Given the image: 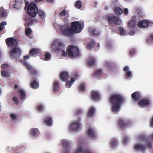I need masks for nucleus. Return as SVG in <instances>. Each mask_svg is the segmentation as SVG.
Segmentation results:
<instances>
[{"label": "nucleus", "mask_w": 153, "mask_h": 153, "mask_svg": "<svg viewBox=\"0 0 153 153\" xmlns=\"http://www.w3.org/2000/svg\"><path fill=\"white\" fill-rule=\"evenodd\" d=\"M131 123L127 120L119 119L117 121V125L121 129H124L129 126Z\"/></svg>", "instance_id": "obj_7"}, {"label": "nucleus", "mask_w": 153, "mask_h": 153, "mask_svg": "<svg viewBox=\"0 0 153 153\" xmlns=\"http://www.w3.org/2000/svg\"><path fill=\"white\" fill-rule=\"evenodd\" d=\"M6 22L4 21L1 23H0V26L1 27H3L6 25Z\"/></svg>", "instance_id": "obj_63"}, {"label": "nucleus", "mask_w": 153, "mask_h": 153, "mask_svg": "<svg viewBox=\"0 0 153 153\" xmlns=\"http://www.w3.org/2000/svg\"><path fill=\"white\" fill-rule=\"evenodd\" d=\"M89 32L91 35L96 36H98L100 34L98 31L94 28H91L89 30Z\"/></svg>", "instance_id": "obj_29"}, {"label": "nucleus", "mask_w": 153, "mask_h": 153, "mask_svg": "<svg viewBox=\"0 0 153 153\" xmlns=\"http://www.w3.org/2000/svg\"><path fill=\"white\" fill-rule=\"evenodd\" d=\"M93 153L89 150H85L81 148H78L74 153Z\"/></svg>", "instance_id": "obj_26"}, {"label": "nucleus", "mask_w": 153, "mask_h": 153, "mask_svg": "<svg viewBox=\"0 0 153 153\" xmlns=\"http://www.w3.org/2000/svg\"><path fill=\"white\" fill-rule=\"evenodd\" d=\"M124 13L126 15L128 14V10L127 8H125L123 11Z\"/></svg>", "instance_id": "obj_64"}, {"label": "nucleus", "mask_w": 153, "mask_h": 153, "mask_svg": "<svg viewBox=\"0 0 153 153\" xmlns=\"http://www.w3.org/2000/svg\"><path fill=\"white\" fill-rule=\"evenodd\" d=\"M71 25L74 32L79 33L83 29V25L81 24L78 21H74L72 22Z\"/></svg>", "instance_id": "obj_5"}, {"label": "nucleus", "mask_w": 153, "mask_h": 153, "mask_svg": "<svg viewBox=\"0 0 153 153\" xmlns=\"http://www.w3.org/2000/svg\"><path fill=\"white\" fill-rule=\"evenodd\" d=\"M67 52L68 55L71 57L79 56V51L77 47L69 45L67 48Z\"/></svg>", "instance_id": "obj_4"}, {"label": "nucleus", "mask_w": 153, "mask_h": 153, "mask_svg": "<svg viewBox=\"0 0 153 153\" xmlns=\"http://www.w3.org/2000/svg\"><path fill=\"white\" fill-rule=\"evenodd\" d=\"M150 125L151 127L153 128V116L150 119Z\"/></svg>", "instance_id": "obj_57"}, {"label": "nucleus", "mask_w": 153, "mask_h": 153, "mask_svg": "<svg viewBox=\"0 0 153 153\" xmlns=\"http://www.w3.org/2000/svg\"><path fill=\"white\" fill-rule=\"evenodd\" d=\"M108 22V25H119L121 23V19L117 16L114 15H108L106 17Z\"/></svg>", "instance_id": "obj_3"}, {"label": "nucleus", "mask_w": 153, "mask_h": 153, "mask_svg": "<svg viewBox=\"0 0 153 153\" xmlns=\"http://www.w3.org/2000/svg\"><path fill=\"white\" fill-rule=\"evenodd\" d=\"M18 93H20V99L22 100H24L26 96L25 91L22 89H19L18 90Z\"/></svg>", "instance_id": "obj_25"}, {"label": "nucleus", "mask_w": 153, "mask_h": 153, "mask_svg": "<svg viewBox=\"0 0 153 153\" xmlns=\"http://www.w3.org/2000/svg\"><path fill=\"white\" fill-rule=\"evenodd\" d=\"M75 81V79L73 77L71 78L70 81H68L65 84V86L68 88H70L72 84V82Z\"/></svg>", "instance_id": "obj_33"}, {"label": "nucleus", "mask_w": 153, "mask_h": 153, "mask_svg": "<svg viewBox=\"0 0 153 153\" xmlns=\"http://www.w3.org/2000/svg\"><path fill=\"white\" fill-rule=\"evenodd\" d=\"M12 100L15 102L16 105H17L19 103V100L17 97H14L12 99Z\"/></svg>", "instance_id": "obj_46"}, {"label": "nucleus", "mask_w": 153, "mask_h": 153, "mask_svg": "<svg viewBox=\"0 0 153 153\" xmlns=\"http://www.w3.org/2000/svg\"><path fill=\"white\" fill-rule=\"evenodd\" d=\"M82 2L79 0L76 1L75 4V7L78 9H80L82 7Z\"/></svg>", "instance_id": "obj_36"}, {"label": "nucleus", "mask_w": 153, "mask_h": 153, "mask_svg": "<svg viewBox=\"0 0 153 153\" xmlns=\"http://www.w3.org/2000/svg\"><path fill=\"white\" fill-rule=\"evenodd\" d=\"M82 111L81 109H79L75 112L74 114L76 115L81 114H82Z\"/></svg>", "instance_id": "obj_50"}, {"label": "nucleus", "mask_w": 153, "mask_h": 153, "mask_svg": "<svg viewBox=\"0 0 153 153\" xmlns=\"http://www.w3.org/2000/svg\"><path fill=\"white\" fill-rule=\"evenodd\" d=\"M132 74V73L131 71H128L126 72V77H130L131 76Z\"/></svg>", "instance_id": "obj_56"}, {"label": "nucleus", "mask_w": 153, "mask_h": 153, "mask_svg": "<svg viewBox=\"0 0 153 153\" xmlns=\"http://www.w3.org/2000/svg\"><path fill=\"white\" fill-rule=\"evenodd\" d=\"M67 14V12L66 10H63L59 13V15L61 16H64Z\"/></svg>", "instance_id": "obj_49"}, {"label": "nucleus", "mask_w": 153, "mask_h": 153, "mask_svg": "<svg viewBox=\"0 0 153 153\" xmlns=\"http://www.w3.org/2000/svg\"><path fill=\"white\" fill-rule=\"evenodd\" d=\"M58 45V47L57 48L58 50L60 51L64 48V45L62 42H59Z\"/></svg>", "instance_id": "obj_44"}, {"label": "nucleus", "mask_w": 153, "mask_h": 153, "mask_svg": "<svg viewBox=\"0 0 153 153\" xmlns=\"http://www.w3.org/2000/svg\"><path fill=\"white\" fill-rule=\"evenodd\" d=\"M96 111L95 109L93 106L90 107L88 111L87 116L88 118H91L94 116Z\"/></svg>", "instance_id": "obj_20"}, {"label": "nucleus", "mask_w": 153, "mask_h": 153, "mask_svg": "<svg viewBox=\"0 0 153 153\" xmlns=\"http://www.w3.org/2000/svg\"><path fill=\"white\" fill-rule=\"evenodd\" d=\"M114 12L117 15H119L123 13V10L119 7H117L114 10Z\"/></svg>", "instance_id": "obj_35"}, {"label": "nucleus", "mask_w": 153, "mask_h": 153, "mask_svg": "<svg viewBox=\"0 0 153 153\" xmlns=\"http://www.w3.org/2000/svg\"><path fill=\"white\" fill-rule=\"evenodd\" d=\"M30 86L33 89H36L39 87L38 83L36 80H34L30 84Z\"/></svg>", "instance_id": "obj_31"}, {"label": "nucleus", "mask_w": 153, "mask_h": 153, "mask_svg": "<svg viewBox=\"0 0 153 153\" xmlns=\"http://www.w3.org/2000/svg\"><path fill=\"white\" fill-rule=\"evenodd\" d=\"M43 107L42 105H39L37 106V110L38 112H40L43 111Z\"/></svg>", "instance_id": "obj_43"}, {"label": "nucleus", "mask_w": 153, "mask_h": 153, "mask_svg": "<svg viewBox=\"0 0 153 153\" xmlns=\"http://www.w3.org/2000/svg\"><path fill=\"white\" fill-rule=\"evenodd\" d=\"M123 142L124 144H126L127 143V141L128 140V138L127 137H125L123 139Z\"/></svg>", "instance_id": "obj_55"}, {"label": "nucleus", "mask_w": 153, "mask_h": 153, "mask_svg": "<svg viewBox=\"0 0 153 153\" xmlns=\"http://www.w3.org/2000/svg\"><path fill=\"white\" fill-rule=\"evenodd\" d=\"M62 144L64 148V153H69L70 151V145L69 143L65 140H61Z\"/></svg>", "instance_id": "obj_12"}, {"label": "nucleus", "mask_w": 153, "mask_h": 153, "mask_svg": "<svg viewBox=\"0 0 153 153\" xmlns=\"http://www.w3.org/2000/svg\"><path fill=\"white\" fill-rule=\"evenodd\" d=\"M149 42H153V34L151 35L148 40Z\"/></svg>", "instance_id": "obj_54"}, {"label": "nucleus", "mask_w": 153, "mask_h": 153, "mask_svg": "<svg viewBox=\"0 0 153 153\" xmlns=\"http://www.w3.org/2000/svg\"><path fill=\"white\" fill-rule=\"evenodd\" d=\"M91 98L94 101L99 100L100 99V95L99 93L95 91H92L91 93Z\"/></svg>", "instance_id": "obj_21"}, {"label": "nucleus", "mask_w": 153, "mask_h": 153, "mask_svg": "<svg viewBox=\"0 0 153 153\" xmlns=\"http://www.w3.org/2000/svg\"><path fill=\"white\" fill-rule=\"evenodd\" d=\"M7 11L6 9L1 8L0 15L3 17H5L7 16Z\"/></svg>", "instance_id": "obj_32"}, {"label": "nucleus", "mask_w": 153, "mask_h": 153, "mask_svg": "<svg viewBox=\"0 0 153 153\" xmlns=\"http://www.w3.org/2000/svg\"><path fill=\"white\" fill-rule=\"evenodd\" d=\"M136 25L135 21L133 20H131L128 22V26L130 28H133Z\"/></svg>", "instance_id": "obj_37"}, {"label": "nucleus", "mask_w": 153, "mask_h": 153, "mask_svg": "<svg viewBox=\"0 0 153 153\" xmlns=\"http://www.w3.org/2000/svg\"><path fill=\"white\" fill-rule=\"evenodd\" d=\"M8 66V64H3V65H1V69H3V68H7Z\"/></svg>", "instance_id": "obj_58"}, {"label": "nucleus", "mask_w": 153, "mask_h": 153, "mask_svg": "<svg viewBox=\"0 0 153 153\" xmlns=\"http://www.w3.org/2000/svg\"><path fill=\"white\" fill-rule=\"evenodd\" d=\"M135 52V50L133 49L131 50L130 52V54L132 56L134 55Z\"/></svg>", "instance_id": "obj_59"}, {"label": "nucleus", "mask_w": 153, "mask_h": 153, "mask_svg": "<svg viewBox=\"0 0 153 153\" xmlns=\"http://www.w3.org/2000/svg\"><path fill=\"white\" fill-rule=\"evenodd\" d=\"M131 97L134 102H138L141 99V97L139 92L136 91L133 93Z\"/></svg>", "instance_id": "obj_18"}, {"label": "nucleus", "mask_w": 153, "mask_h": 153, "mask_svg": "<svg viewBox=\"0 0 153 153\" xmlns=\"http://www.w3.org/2000/svg\"><path fill=\"white\" fill-rule=\"evenodd\" d=\"M129 70V68L128 66H125L123 68V71L125 72H127Z\"/></svg>", "instance_id": "obj_60"}, {"label": "nucleus", "mask_w": 153, "mask_h": 153, "mask_svg": "<svg viewBox=\"0 0 153 153\" xmlns=\"http://www.w3.org/2000/svg\"><path fill=\"white\" fill-rule=\"evenodd\" d=\"M44 123L48 126H51L52 125V118L50 116H47L44 119Z\"/></svg>", "instance_id": "obj_19"}, {"label": "nucleus", "mask_w": 153, "mask_h": 153, "mask_svg": "<svg viewBox=\"0 0 153 153\" xmlns=\"http://www.w3.org/2000/svg\"><path fill=\"white\" fill-rule=\"evenodd\" d=\"M30 133L32 136H36L39 135V131L38 129L36 128H33L31 129Z\"/></svg>", "instance_id": "obj_27"}, {"label": "nucleus", "mask_w": 153, "mask_h": 153, "mask_svg": "<svg viewBox=\"0 0 153 153\" xmlns=\"http://www.w3.org/2000/svg\"><path fill=\"white\" fill-rule=\"evenodd\" d=\"M86 133L88 137L92 139H94L96 137V133L95 131L92 129H88Z\"/></svg>", "instance_id": "obj_22"}, {"label": "nucleus", "mask_w": 153, "mask_h": 153, "mask_svg": "<svg viewBox=\"0 0 153 153\" xmlns=\"http://www.w3.org/2000/svg\"><path fill=\"white\" fill-rule=\"evenodd\" d=\"M62 56H64L66 57L67 56V53L64 50H62Z\"/></svg>", "instance_id": "obj_61"}, {"label": "nucleus", "mask_w": 153, "mask_h": 153, "mask_svg": "<svg viewBox=\"0 0 153 153\" xmlns=\"http://www.w3.org/2000/svg\"><path fill=\"white\" fill-rule=\"evenodd\" d=\"M38 14L41 18L43 19L45 16V13L42 10H40L39 11H38Z\"/></svg>", "instance_id": "obj_41"}, {"label": "nucleus", "mask_w": 153, "mask_h": 153, "mask_svg": "<svg viewBox=\"0 0 153 153\" xmlns=\"http://www.w3.org/2000/svg\"><path fill=\"white\" fill-rule=\"evenodd\" d=\"M80 121L81 118H79L76 122L74 121L71 123L69 129L72 131H78L80 127Z\"/></svg>", "instance_id": "obj_8"}, {"label": "nucleus", "mask_w": 153, "mask_h": 153, "mask_svg": "<svg viewBox=\"0 0 153 153\" xmlns=\"http://www.w3.org/2000/svg\"><path fill=\"white\" fill-rule=\"evenodd\" d=\"M60 29L62 33L64 35L69 36L72 35L74 33L71 28L67 29L66 28L65 26L63 25L61 26Z\"/></svg>", "instance_id": "obj_11"}, {"label": "nucleus", "mask_w": 153, "mask_h": 153, "mask_svg": "<svg viewBox=\"0 0 153 153\" xmlns=\"http://www.w3.org/2000/svg\"><path fill=\"white\" fill-rule=\"evenodd\" d=\"M27 12L29 15L30 17L33 18L35 17L38 12L36 4L34 2H31L28 6Z\"/></svg>", "instance_id": "obj_2"}, {"label": "nucleus", "mask_w": 153, "mask_h": 153, "mask_svg": "<svg viewBox=\"0 0 153 153\" xmlns=\"http://www.w3.org/2000/svg\"><path fill=\"white\" fill-rule=\"evenodd\" d=\"M139 138L141 140L143 141H146L147 138L146 137L145 135H140L139 136Z\"/></svg>", "instance_id": "obj_53"}, {"label": "nucleus", "mask_w": 153, "mask_h": 153, "mask_svg": "<svg viewBox=\"0 0 153 153\" xmlns=\"http://www.w3.org/2000/svg\"><path fill=\"white\" fill-rule=\"evenodd\" d=\"M25 34L26 35H29L32 33V30L30 28H28L25 29Z\"/></svg>", "instance_id": "obj_42"}, {"label": "nucleus", "mask_w": 153, "mask_h": 153, "mask_svg": "<svg viewBox=\"0 0 153 153\" xmlns=\"http://www.w3.org/2000/svg\"><path fill=\"white\" fill-rule=\"evenodd\" d=\"M85 84L82 83L79 86V89L82 91H84L85 90Z\"/></svg>", "instance_id": "obj_48"}, {"label": "nucleus", "mask_w": 153, "mask_h": 153, "mask_svg": "<svg viewBox=\"0 0 153 153\" xmlns=\"http://www.w3.org/2000/svg\"><path fill=\"white\" fill-rule=\"evenodd\" d=\"M134 148L136 150H140L143 153L145 152L146 150V146L141 144H135Z\"/></svg>", "instance_id": "obj_17"}, {"label": "nucleus", "mask_w": 153, "mask_h": 153, "mask_svg": "<svg viewBox=\"0 0 153 153\" xmlns=\"http://www.w3.org/2000/svg\"><path fill=\"white\" fill-rule=\"evenodd\" d=\"M149 22L146 20H143L139 22L137 24L138 26L140 28H146L148 27Z\"/></svg>", "instance_id": "obj_16"}, {"label": "nucleus", "mask_w": 153, "mask_h": 153, "mask_svg": "<svg viewBox=\"0 0 153 153\" xmlns=\"http://www.w3.org/2000/svg\"><path fill=\"white\" fill-rule=\"evenodd\" d=\"M9 55L11 58L17 59L20 56L21 50L18 48H14L10 52Z\"/></svg>", "instance_id": "obj_6"}, {"label": "nucleus", "mask_w": 153, "mask_h": 153, "mask_svg": "<svg viewBox=\"0 0 153 153\" xmlns=\"http://www.w3.org/2000/svg\"><path fill=\"white\" fill-rule=\"evenodd\" d=\"M119 31L121 35H123L125 33V31L124 29L121 27H120L119 28Z\"/></svg>", "instance_id": "obj_47"}, {"label": "nucleus", "mask_w": 153, "mask_h": 153, "mask_svg": "<svg viewBox=\"0 0 153 153\" xmlns=\"http://www.w3.org/2000/svg\"><path fill=\"white\" fill-rule=\"evenodd\" d=\"M15 3L13 5V7L17 9H19L22 8L23 1L22 0H15Z\"/></svg>", "instance_id": "obj_23"}, {"label": "nucleus", "mask_w": 153, "mask_h": 153, "mask_svg": "<svg viewBox=\"0 0 153 153\" xmlns=\"http://www.w3.org/2000/svg\"><path fill=\"white\" fill-rule=\"evenodd\" d=\"M40 52V50L39 49L33 48L30 51L29 54L30 56H34L38 54Z\"/></svg>", "instance_id": "obj_24"}, {"label": "nucleus", "mask_w": 153, "mask_h": 153, "mask_svg": "<svg viewBox=\"0 0 153 153\" xmlns=\"http://www.w3.org/2000/svg\"><path fill=\"white\" fill-rule=\"evenodd\" d=\"M23 65L26 67L27 69L29 71V73L30 75L35 76L37 74L38 72L36 70L33 68L27 62H23Z\"/></svg>", "instance_id": "obj_10"}, {"label": "nucleus", "mask_w": 153, "mask_h": 153, "mask_svg": "<svg viewBox=\"0 0 153 153\" xmlns=\"http://www.w3.org/2000/svg\"><path fill=\"white\" fill-rule=\"evenodd\" d=\"M53 91L54 92H56L58 91L60 88L59 83L58 81H56L53 83Z\"/></svg>", "instance_id": "obj_28"}, {"label": "nucleus", "mask_w": 153, "mask_h": 153, "mask_svg": "<svg viewBox=\"0 0 153 153\" xmlns=\"http://www.w3.org/2000/svg\"><path fill=\"white\" fill-rule=\"evenodd\" d=\"M135 31L134 30H131L129 32V34L130 35H133L135 34Z\"/></svg>", "instance_id": "obj_62"}, {"label": "nucleus", "mask_w": 153, "mask_h": 153, "mask_svg": "<svg viewBox=\"0 0 153 153\" xmlns=\"http://www.w3.org/2000/svg\"><path fill=\"white\" fill-rule=\"evenodd\" d=\"M124 100L123 97L119 94H114L110 97L109 101L112 106V110L113 112H117L120 111L121 104L124 102Z\"/></svg>", "instance_id": "obj_1"}, {"label": "nucleus", "mask_w": 153, "mask_h": 153, "mask_svg": "<svg viewBox=\"0 0 153 153\" xmlns=\"http://www.w3.org/2000/svg\"><path fill=\"white\" fill-rule=\"evenodd\" d=\"M149 100L148 99H144L141 100L138 102V105L140 107H146L150 104Z\"/></svg>", "instance_id": "obj_13"}, {"label": "nucleus", "mask_w": 153, "mask_h": 153, "mask_svg": "<svg viewBox=\"0 0 153 153\" xmlns=\"http://www.w3.org/2000/svg\"><path fill=\"white\" fill-rule=\"evenodd\" d=\"M1 75L3 77H8L9 76V73L7 71L3 70L1 72Z\"/></svg>", "instance_id": "obj_40"}, {"label": "nucleus", "mask_w": 153, "mask_h": 153, "mask_svg": "<svg viewBox=\"0 0 153 153\" xmlns=\"http://www.w3.org/2000/svg\"><path fill=\"white\" fill-rule=\"evenodd\" d=\"M117 143V140L115 138H113L111 140V145L112 147H113L115 146Z\"/></svg>", "instance_id": "obj_39"}, {"label": "nucleus", "mask_w": 153, "mask_h": 153, "mask_svg": "<svg viewBox=\"0 0 153 153\" xmlns=\"http://www.w3.org/2000/svg\"><path fill=\"white\" fill-rule=\"evenodd\" d=\"M25 20L26 23L24 24V26L25 27H27L28 26L31 25L34 21L33 18L30 17V16H27L24 18Z\"/></svg>", "instance_id": "obj_14"}, {"label": "nucleus", "mask_w": 153, "mask_h": 153, "mask_svg": "<svg viewBox=\"0 0 153 153\" xmlns=\"http://www.w3.org/2000/svg\"><path fill=\"white\" fill-rule=\"evenodd\" d=\"M95 62V58L93 57H90L87 61V64L90 65L92 66L93 65Z\"/></svg>", "instance_id": "obj_30"}, {"label": "nucleus", "mask_w": 153, "mask_h": 153, "mask_svg": "<svg viewBox=\"0 0 153 153\" xmlns=\"http://www.w3.org/2000/svg\"><path fill=\"white\" fill-rule=\"evenodd\" d=\"M69 75L67 72H63L60 74V79L63 82H65L68 80L69 78Z\"/></svg>", "instance_id": "obj_15"}, {"label": "nucleus", "mask_w": 153, "mask_h": 153, "mask_svg": "<svg viewBox=\"0 0 153 153\" xmlns=\"http://www.w3.org/2000/svg\"><path fill=\"white\" fill-rule=\"evenodd\" d=\"M24 148V146L17 147L16 150V153L20 152L22 151V149Z\"/></svg>", "instance_id": "obj_45"}, {"label": "nucleus", "mask_w": 153, "mask_h": 153, "mask_svg": "<svg viewBox=\"0 0 153 153\" xmlns=\"http://www.w3.org/2000/svg\"><path fill=\"white\" fill-rule=\"evenodd\" d=\"M94 41L92 40L87 45V48L89 50L91 49L94 46Z\"/></svg>", "instance_id": "obj_38"}, {"label": "nucleus", "mask_w": 153, "mask_h": 153, "mask_svg": "<svg viewBox=\"0 0 153 153\" xmlns=\"http://www.w3.org/2000/svg\"><path fill=\"white\" fill-rule=\"evenodd\" d=\"M102 75V71L101 70H98L95 71L92 74L93 76L94 75L97 76H100Z\"/></svg>", "instance_id": "obj_34"}, {"label": "nucleus", "mask_w": 153, "mask_h": 153, "mask_svg": "<svg viewBox=\"0 0 153 153\" xmlns=\"http://www.w3.org/2000/svg\"><path fill=\"white\" fill-rule=\"evenodd\" d=\"M10 117L13 120H16L17 118L15 115L14 114H12L10 115Z\"/></svg>", "instance_id": "obj_52"}, {"label": "nucleus", "mask_w": 153, "mask_h": 153, "mask_svg": "<svg viewBox=\"0 0 153 153\" xmlns=\"http://www.w3.org/2000/svg\"><path fill=\"white\" fill-rule=\"evenodd\" d=\"M6 43L8 47H11L13 48H16L17 45V42L15 39L12 37L7 38L5 40Z\"/></svg>", "instance_id": "obj_9"}, {"label": "nucleus", "mask_w": 153, "mask_h": 153, "mask_svg": "<svg viewBox=\"0 0 153 153\" xmlns=\"http://www.w3.org/2000/svg\"><path fill=\"white\" fill-rule=\"evenodd\" d=\"M51 55L49 53H46L45 55V59L46 60H47L49 59L50 58Z\"/></svg>", "instance_id": "obj_51"}]
</instances>
